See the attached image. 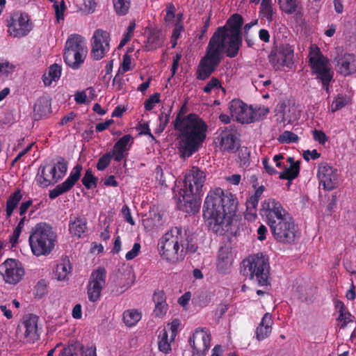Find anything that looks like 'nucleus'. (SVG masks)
Returning a JSON list of instances; mask_svg holds the SVG:
<instances>
[{
  "label": "nucleus",
  "instance_id": "obj_43",
  "mask_svg": "<svg viewBox=\"0 0 356 356\" xmlns=\"http://www.w3.org/2000/svg\"><path fill=\"white\" fill-rule=\"evenodd\" d=\"M134 67L135 63L132 62L131 56L128 54H125L122 57L118 74H124L129 71L133 70Z\"/></svg>",
  "mask_w": 356,
  "mask_h": 356
},
{
  "label": "nucleus",
  "instance_id": "obj_30",
  "mask_svg": "<svg viewBox=\"0 0 356 356\" xmlns=\"http://www.w3.org/2000/svg\"><path fill=\"white\" fill-rule=\"evenodd\" d=\"M72 270L71 264L67 259H61L56 264L54 270V277L58 281H66Z\"/></svg>",
  "mask_w": 356,
  "mask_h": 356
},
{
  "label": "nucleus",
  "instance_id": "obj_45",
  "mask_svg": "<svg viewBox=\"0 0 356 356\" xmlns=\"http://www.w3.org/2000/svg\"><path fill=\"white\" fill-rule=\"evenodd\" d=\"M82 350V346L76 342L65 348L60 356H77L78 353Z\"/></svg>",
  "mask_w": 356,
  "mask_h": 356
},
{
  "label": "nucleus",
  "instance_id": "obj_28",
  "mask_svg": "<svg viewBox=\"0 0 356 356\" xmlns=\"http://www.w3.org/2000/svg\"><path fill=\"white\" fill-rule=\"evenodd\" d=\"M153 302L154 303V315L157 317L165 316L168 309L165 293L163 291H155L153 294Z\"/></svg>",
  "mask_w": 356,
  "mask_h": 356
},
{
  "label": "nucleus",
  "instance_id": "obj_3",
  "mask_svg": "<svg viewBox=\"0 0 356 356\" xmlns=\"http://www.w3.org/2000/svg\"><path fill=\"white\" fill-rule=\"evenodd\" d=\"M174 128L177 131V149L184 159L197 152L207 138L208 127L195 114L179 113L174 122Z\"/></svg>",
  "mask_w": 356,
  "mask_h": 356
},
{
  "label": "nucleus",
  "instance_id": "obj_19",
  "mask_svg": "<svg viewBox=\"0 0 356 356\" xmlns=\"http://www.w3.org/2000/svg\"><path fill=\"white\" fill-rule=\"evenodd\" d=\"M229 110L232 118L241 123H251L252 106H248L240 99H233L229 102Z\"/></svg>",
  "mask_w": 356,
  "mask_h": 356
},
{
  "label": "nucleus",
  "instance_id": "obj_29",
  "mask_svg": "<svg viewBox=\"0 0 356 356\" xmlns=\"http://www.w3.org/2000/svg\"><path fill=\"white\" fill-rule=\"evenodd\" d=\"M218 140L222 151L232 152L236 147V137L231 131L225 130L222 131Z\"/></svg>",
  "mask_w": 356,
  "mask_h": 356
},
{
  "label": "nucleus",
  "instance_id": "obj_16",
  "mask_svg": "<svg viewBox=\"0 0 356 356\" xmlns=\"http://www.w3.org/2000/svg\"><path fill=\"white\" fill-rule=\"evenodd\" d=\"M260 214L265 219L268 225L290 214L282 204L274 198L265 200L260 209Z\"/></svg>",
  "mask_w": 356,
  "mask_h": 356
},
{
  "label": "nucleus",
  "instance_id": "obj_60",
  "mask_svg": "<svg viewBox=\"0 0 356 356\" xmlns=\"http://www.w3.org/2000/svg\"><path fill=\"white\" fill-rule=\"evenodd\" d=\"M122 213L124 216V218L127 222H129L131 225H134L135 224V222L131 216L130 209L127 205L122 207Z\"/></svg>",
  "mask_w": 356,
  "mask_h": 356
},
{
  "label": "nucleus",
  "instance_id": "obj_55",
  "mask_svg": "<svg viewBox=\"0 0 356 356\" xmlns=\"http://www.w3.org/2000/svg\"><path fill=\"white\" fill-rule=\"evenodd\" d=\"M312 135L314 139L319 143L321 145H324L328 140L327 136L326 134L320 130H314L312 131Z\"/></svg>",
  "mask_w": 356,
  "mask_h": 356
},
{
  "label": "nucleus",
  "instance_id": "obj_4",
  "mask_svg": "<svg viewBox=\"0 0 356 356\" xmlns=\"http://www.w3.org/2000/svg\"><path fill=\"white\" fill-rule=\"evenodd\" d=\"M206 179V174L193 166L185 174L184 186L176 195L177 207L188 214H195L200 209L197 196L201 193Z\"/></svg>",
  "mask_w": 356,
  "mask_h": 356
},
{
  "label": "nucleus",
  "instance_id": "obj_42",
  "mask_svg": "<svg viewBox=\"0 0 356 356\" xmlns=\"http://www.w3.org/2000/svg\"><path fill=\"white\" fill-rule=\"evenodd\" d=\"M136 29V23L134 21L130 22L127 30L123 33L120 42L118 47V49L122 48L134 35V32Z\"/></svg>",
  "mask_w": 356,
  "mask_h": 356
},
{
  "label": "nucleus",
  "instance_id": "obj_44",
  "mask_svg": "<svg viewBox=\"0 0 356 356\" xmlns=\"http://www.w3.org/2000/svg\"><path fill=\"white\" fill-rule=\"evenodd\" d=\"M97 179L94 176L92 170H87L82 178V183L83 186L87 189H91L97 186Z\"/></svg>",
  "mask_w": 356,
  "mask_h": 356
},
{
  "label": "nucleus",
  "instance_id": "obj_48",
  "mask_svg": "<svg viewBox=\"0 0 356 356\" xmlns=\"http://www.w3.org/2000/svg\"><path fill=\"white\" fill-rule=\"evenodd\" d=\"M16 65L8 60H0V76L13 74L16 70Z\"/></svg>",
  "mask_w": 356,
  "mask_h": 356
},
{
  "label": "nucleus",
  "instance_id": "obj_25",
  "mask_svg": "<svg viewBox=\"0 0 356 356\" xmlns=\"http://www.w3.org/2000/svg\"><path fill=\"white\" fill-rule=\"evenodd\" d=\"M62 74V66L57 63L51 65L42 76V81L45 86H51L56 84L60 79Z\"/></svg>",
  "mask_w": 356,
  "mask_h": 356
},
{
  "label": "nucleus",
  "instance_id": "obj_36",
  "mask_svg": "<svg viewBox=\"0 0 356 356\" xmlns=\"http://www.w3.org/2000/svg\"><path fill=\"white\" fill-rule=\"evenodd\" d=\"M141 312L138 309H127L123 313V321L127 326L133 327L141 319Z\"/></svg>",
  "mask_w": 356,
  "mask_h": 356
},
{
  "label": "nucleus",
  "instance_id": "obj_41",
  "mask_svg": "<svg viewBox=\"0 0 356 356\" xmlns=\"http://www.w3.org/2000/svg\"><path fill=\"white\" fill-rule=\"evenodd\" d=\"M113 6L115 11L118 15H125L129 9V0H113Z\"/></svg>",
  "mask_w": 356,
  "mask_h": 356
},
{
  "label": "nucleus",
  "instance_id": "obj_53",
  "mask_svg": "<svg viewBox=\"0 0 356 356\" xmlns=\"http://www.w3.org/2000/svg\"><path fill=\"white\" fill-rule=\"evenodd\" d=\"M49 110V104L47 101H38L34 106V111L42 116Z\"/></svg>",
  "mask_w": 356,
  "mask_h": 356
},
{
  "label": "nucleus",
  "instance_id": "obj_14",
  "mask_svg": "<svg viewBox=\"0 0 356 356\" xmlns=\"http://www.w3.org/2000/svg\"><path fill=\"white\" fill-rule=\"evenodd\" d=\"M211 336L208 330L196 329L188 340L192 356H205L211 347Z\"/></svg>",
  "mask_w": 356,
  "mask_h": 356
},
{
  "label": "nucleus",
  "instance_id": "obj_62",
  "mask_svg": "<svg viewBox=\"0 0 356 356\" xmlns=\"http://www.w3.org/2000/svg\"><path fill=\"white\" fill-rule=\"evenodd\" d=\"M321 154L317 152L316 149H313L312 151L307 150L303 153V157L306 161H309L311 159L315 160L319 158Z\"/></svg>",
  "mask_w": 356,
  "mask_h": 356
},
{
  "label": "nucleus",
  "instance_id": "obj_31",
  "mask_svg": "<svg viewBox=\"0 0 356 356\" xmlns=\"http://www.w3.org/2000/svg\"><path fill=\"white\" fill-rule=\"evenodd\" d=\"M23 197V193L20 189L15 190L7 198L6 203V216L9 218L13 214Z\"/></svg>",
  "mask_w": 356,
  "mask_h": 356
},
{
  "label": "nucleus",
  "instance_id": "obj_20",
  "mask_svg": "<svg viewBox=\"0 0 356 356\" xmlns=\"http://www.w3.org/2000/svg\"><path fill=\"white\" fill-rule=\"evenodd\" d=\"M82 166L75 165L71 170L69 177L62 184L57 185L53 190L49 191L50 199H55L59 195L69 191L79 179L81 174Z\"/></svg>",
  "mask_w": 356,
  "mask_h": 356
},
{
  "label": "nucleus",
  "instance_id": "obj_13",
  "mask_svg": "<svg viewBox=\"0 0 356 356\" xmlns=\"http://www.w3.org/2000/svg\"><path fill=\"white\" fill-rule=\"evenodd\" d=\"M0 275L6 284L15 285L22 280L25 270L19 261L7 259L0 265Z\"/></svg>",
  "mask_w": 356,
  "mask_h": 356
},
{
  "label": "nucleus",
  "instance_id": "obj_1",
  "mask_svg": "<svg viewBox=\"0 0 356 356\" xmlns=\"http://www.w3.org/2000/svg\"><path fill=\"white\" fill-rule=\"evenodd\" d=\"M243 19L235 14L227 22L224 26L218 28L211 38L205 56L201 59L197 72V78L204 80L219 65L221 56L225 52L230 58L235 57L242 43L241 27Z\"/></svg>",
  "mask_w": 356,
  "mask_h": 356
},
{
  "label": "nucleus",
  "instance_id": "obj_34",
  "mask_svg": "<svg viewBox=\"0 0 356 356\" xmlns=\"http://www.w3.org/2000/svg\"><path fill=\"white\" fill-rule=\"evenodd\" d=\"M351 100L352 98L350 95L339 94L334 98L329 109L332 113H335L346 106L349 105L351 103Z\"/></svg>",
  "mask_w": 356,
  "mask_h": 356
},
{
  "label": "nucleus",
  "instance_id": "obj_32",
  "mask_svg": "<svg viewBox=\"0 0 356 356\" xmlns=\"http://www.w3.org/2000/svg\"><path fill=\"white\" fill-rule=\"evenodd\" d=\"M175 339H172L171 334L167 329H163L158 336L159 350L165 354L170 353L172 350V343Z\"/></svg>",
  "mask_w": 356,
  "mask_h": 356
},
{
  "label": "nucleus",
  "instance_id": "obj_6",
  "mask_svg": "<svg viewBox=\"0 0 356 356\" xmlns=\"http://www.w3.org/2000/svg\"><path fill=\"white\" fill-rule=\"evenodd\" d=\"M57 241L56 233L46 222L36 224L31 230L29 245L31 253L37 257L47 256L51 253Z\"/></svg>",
  "mask_w": 356,
  "mask_h": 356
},
{
  "label": "nucleus",
  "instance_id": "obj_17",
  "mask_svg": "<svg viewBox=\"0 0 356 356\" xmlns=\"http://www.w3.org/2000/svg\"><path fill=\"white\" fill-rule=\"evenodd\" d=\"M110 33L102 29L95 31L91 40V56L96 60H101L110 50Z\"/></svg>",
  "mask_w": 356,
  "mask_h": 356
},
{
  "label": "nucleus",
  "instance_id": "obj_7",
  "mask_svg": "<svg viewBox=\"0 0 356 356\" xmlns=\"http://www.w3.org/2000/svg\"><path fill=\"white\" fill-rule=\"evenodd\" d=\"M308 58L312 74L322 83L323 88L328 91L329 83L333 77V71L329 59L322 54L320 48L316 44L309 47Z\"/></svg>",
  "mask_w": 356,
  "mask_h": 356
},
{
  "label": "nucleus",
  "instance_id": "obj_40",
  "mask_svg": "<svg viewBox=\"0 0 356 356\" xmlns=\"http://www.w3.org/2000/svg\"><path fill=\"white\" fill-rule=\"evenodd\" d=\"M337 309L339 310V316L338 317V320L339 321L343 322V325H346L347 323L352 321L351 314L348 312L346 309L344 304L341 301H337L335 305Z\"/></svg>",
  "mask_w": 356,
  "mask_h": 356
},
{
  "label": "nucleus",
  "instance_id": "obj_23",
  "mask_svg": "<svg viewBox=\"0 0 356 356\" xmlns=\"http://www.w3.org/2000/svg\"><path fill=\"white\" fill-rule=\"evenodd\" d=\"M133 143L134 138L129 134L124 136L115 143L111 154L116 161H120L125 157Z\"/></svg>",
  "mask_w": 356,
  "mask_h": 356
},
{
  "label": "nucleus",
  "instance_id": "obj_47",
  "mask_svg": "<svg viewBox=\"0 0 356 356\" xmlns=\"http://www.w3.org/2000/svg\"><path fill=\"white\" fill-rule=\"evenodd\" d=\"M269 112V109L266 106H258L256 108L252 107V122L254 121L259 120L264 116H266Z\"/></svg>",
  "mask_w": 356,
  "mask_h": 356
},
{
  "label": "nucleus",
  "instance_id": "obj_52",
  "mask_svg": "<svg viewBox=\"0 0 356 356\" xmlns=\"http://www.w3.org/2000/svg\"><path fill=\"white\" fill-rule=\"evenodd\" d=\"M113 155L111 152H108L103 155L98 161L97 168L98 170H104L110 163L111 158Z\"/></svg>",
  "mask_w": 356,
  "mask_h": 356
},
{
  "label": "nucleus",
  "instance_id": "obj_15",
  "mask_svg": "<svg viewBox=\"0 0 356 356\" xmlns=\"http://www.w3.org/2000/svg\"><path fill=\"white\" fill-rule=\"evenodd\" d=\"M106 279V272L104 268L99 267L91 273L87 285V295L90 302H96L100 300Z\"/></svg>",
  "mask_w": 356,
  "mask_h": 356
},
{
  "label": "nucleus",
  "instance_id": "obj_46",
  "mask_svg": "<svg viewBox=\"0 0 356 356\" xmlns=\"http://www.w3.org/2000/svg\"><path fill=\"white\" fill-rule=\"evenodd\" d=\"M298 139L299 138L297 134L289 131H284L277 138L278 141L281 143H296Z\"/></svg>",
  "mask_w": 356,
  "mask_h": 356
},
{
  "label": "nucleus",
  "instance_id": "obj_56",
  "mask_svg": "<svg viewBox=\"0 0 356 356\" xmlns=\"http://www.w3.org/2000/svg\"><path fill=\"white\" fill-rule=\"evenodd\" d=\"M140 248L141 246L140 243H134L132 247V249L127 252L125 255L126 259L129 261L136 257L140 251Z\"/></svg>",
  "mask_w": 356,
  "mask_h": 356
},
{
  "label": "nucleus",
  "instance_id": "obj_9",
  "mask_svg": "<svg viewBox=\"0 0 356 356\" xmlns=\"http://www.w3.org/2000/svg\"><path fill=\"white\" fill-rule=\"evenodd\" d=\"M67 170V163L62 158L40 165L35 178L37 185L46 188L62 179Z\"/></svg>",
  "mask_w": 356,
  "mask_h": 356
},
{
  "label": "nucleus",
  "instance_id": "obj_61",
  "mask_svg": "<svg viewBox=\"0 0 356 356\" xmlns=\"http://www.w3.org/2000/svg\"><path fill=\"white\" fill-rule=\"evenodd\" d=\"M169 121V116L167 114H161L159 116V127L157 129L158 133H161L164 129L165 128V126L168 123Z\"/></svg>",
  "mask_w": 356,
  "mask_h": 356
},
{
  "label": "nucleus",
  "instance_id": "obj_58",
  "mask_svg": "<svg viewBox=\"0 0 356 356\" xmlns=\"http://www.w3.org/2000/svg\"><path fill=\"white\" fill-rule=\"evenodd\" d=\"M182 26L179 24H176L172 35V47H175L177 44V40L179 39L182 31Z\"/></svg>",
  "mask_w": 356,
  "mask_h": 356
},
{
  "label": "nucleus",
  "instance_id": "obj_64",
  "mask_svg": "<svg viewBox=\"0 0 356 356\" xmlns=\"http://www.w3.org/2000/svg\"><path fill=\"white\" fill-rule=\"evenodd\" d=\"M22 233V231L15 228L12 234L10 236V243H11L12 247L15 246V245L18 243V240L19 236Z\"/></svg>",
  "mask_w": 356,
  "mask_h": 356
},
{
  "label": "nucleus",
  "instance_id": "obj_26",
  "mask_svg": "<svg viewBox=\"0 0 356 356\" xmlns=\"http://www.w3.org/2000/svg\"><path fill=\"white\" fill-rule=\"evenodd\" d=\"M87 229L86 220L83 217L72 218L69 222V232L72 237L81 238Z\"/></svg>",
  "mask_w": 356,
  "mask_h": 356
},
{
  "label": "nucleus",
  "instance_id": "obj_22",
  "mask_svg": "<svg viewBox=\"0 0 356 356\" xmlns=\"http://www.w3.org/2000/svg\"><path fill=\"white\" fill-rule=\"evenodd\" d=\"M336 67L338 72L344 76L356 73V56L353 54L345 53L339 55L336 58Z\"/></svg>",
  "mask_w": 356,
  "mask_h": 356
},
{
  "label": "nucleus",
  "instance_id": "obj_51",
  "mask_svg": "<svg viewBox=\"0 0 356 356\" xmlns=\"http://www.w3.org/2000/svg\"><path fill=\"white\" fill-rule=\"evenodd\" d=\"M160 102V95L155 93L151 95L145 102L144 106L146 111H151L154 108L157 104Z\"/></svg>",
  "mask_w": 356,
  "mask_h": 356
},
{
  "label": "nucleus",
  "instance_id": "obj_35",
  "mask_svg": "<svg viewBox=\"0 0 356 356\" xmlns=\"http://www.w3.org/2000/svg\"><path fill=\"white\" fill-rule=\"evenodd\" d=\"M259 17L266 19L268 23L273 22L275 15L272 0H261L259 8Z\"/></svg>",
  "mask_w": 356,
  "mask_h": 356
},
{
  "label": "nucleus",
  "instance_id": "obj_54",
  "mask_svg": "<svg viewBox=\"0 0 356 356\" xmlns=\"http://www.w3.org/2000/svg\"><path fill=\"white\" fill-rule=\"evenodd\" d=\"M180 325L181 323L179 319H174L171 323H168L164 329H167V330L171 334L172 339L175 338L178 333Z\"/></svg>",
  "mask_w": 356,
  "mask_h": 356
},
{
  "label": "nucleus",
  "instance_id": "obj_8",
  "mask_svg": "<svg viewBox=\"0 0 356 356\" xmlns=\"http://www.w3.org/2000/svg\"><path fill=\"white\" fill-rule=\"evenodd\" d=\"M88 49L84 38L79 34L70 35L65 44L63 59L73 70L79 69L84 63Z\"/></svg>",
  "mask_w": 356,
  "mask_h": 356
},
{
  "label": "nucleus",
  "instance_id": "obj_27",
  "mask_svg": "<svg viewBox=\"0 0 356 356\" xmlns=\"http://www.w3.org/2000/svg\"><path fill=\"white\" fill-rule=\"evenodd\" d=\"M234 255L229 248H222L219 250L217 268L220 272H225L232 265Z\"/></svg>",
  "mask_w": 356,
  "mask_h": 356
},
{
  "label": "nucleus",
  "instance_id": "obj_49",
  "mask_svg": "<svg viewBox=\"0 0 356 356\" xmlns=\"http://www.w3.org/2000/svg\"><path fill=\"white\" fill-rule=\"evenodd\" d=\"M53 2L56 20L58 22H60V20L64 19V13L66 8L65 3L64 0H62L59 3L55 0Z\"/></svg>",
  "mask_w": 356,
  "mask_h": 356
},
{
  "label": "nucleus",
  "instance_id": "obj_21",
  "mask_svg": "<svg viewBox=\"0 0 356 356\" xmlns=\"http://www.w3.org/2000/svg\"><path fill=\"white\" fill-rule=\"evenodd\" d=\"M38 318L33 314L26 315L19 326L23 332L24 339L28 342H34L38 339Z\"/></svg>",
  "mask_w": 356,
  "mask_h": 356
},
{
  "label": "nucleus",
  "instance_id": "obj_12",
  "mask_svg": "<svg viewBox=\"0 0 356 356\" xmlns=\"http://www.w3.org/2000/svg\"><path fill=\"white\" fill-rule=\"evenodd\" d=\"M274 238L282 243H293L297 236V228L290 214L268 225Z\"/></svg>",
  "mask_w": 356,
  "mask_h": 356
},
{
  "label": "nucleus",
  "instance_id": "obj_33",
  "mask_svg": "<svg viewBox=\"0 0 356 356\" xmlns=\"http://www.w3.org/2000/svg\"><path fill=\"white\" fill-rule=\"evenodd\" d=\"M279 57L282 60V65L290 67L293 63L294 49L289 44H283L279 51Z\"/></svg>",
  "mask_w": 356,
  "mask_h": 356
},
{
  "label": "nucleus",
  "instance_id": "obj_63",
  "mask_svg": "<svg viewBox=\"0 0 356 356\" xmlns=\"http://www.w3.org/2000/svg\"><path fill=\"white\" fill-rule=\"evenodd\" d=\"M191 298L190 292H186L178 299V303L183 307H186Z\"/></svg>",
  "mask_w": 356,
  "mask_h": 356
},
{
  "label": "nucleus",
  "instance_id": "obj_24",
  "mask_svg": "<svg viewBox=\"0 0 356 356\" xmlns=\"http://www.w3.org/2000/svg\"><path fill=\"white\" fill-rule=\"evenodd\" d=\"M273 325L272 315L270 313H266L256 329V339L261 341L268 338L271 334Z\"/></svg>",
  "mask_w": 356,
  "mask_h": 356
},
{
  "label": "nucleus",
  "instance_id": "obj_39",
  "mask_svg": "<svg viewBox=\"0 0 356 356\" xmlns=\"http://www.w3.org/2000/svg\"><path fill=\"white\" fill-rule=\"evenodd\" d=\"M222 90L223 94H225V89L222 87L220 81L217 79L213 77L203 88V91L206 93H211V92H217Z\"/></svg>",
  "mask_w": 356,
  "mask_h": 356
},
{
  "label": "nucleus",
  "instance_id": "obj_50",
  "mask_svg": "<svg viewBox=\"0 0 356 356\" xmlns=\"http://www.w3.org/2000/svg\"><path fill=\"white\" fill-rule=\"evenodd\" d=\"M83 5L79 7V10L86 14H92L95 12L97 3L95 0H82Z\"/></svg>",
  "mask_w": 356,
  "mask_h": 356
},
{
  "label": "nucleus",
  "instance_id": "obj_11",
  "mask_svg": "<svg viewBox=\"0 0 356 356\" xmlns=\"http://www.w3.org/2000/svg\"><path fill=\"white\" fill-rule=\"evenodd\" d=\"M7 33L14 38H22L33 30V24L30 16L24 12L15 11L6 20Z\"/></svg>",
  "mask_w": 356,
  "mask_h": 356
},
{
  "label": "nucleus",
  "instance_id": "obj_10",
  "mask_svg": "<svg viewBox=\"0 0 356 356\" xmlns=\"http://www.w3.org/2000/svg\"><path fill=\"white\" fill-rule=\"evenodd\" d=\"M243 265L259 286L270 284V265L268 258L264 254L258 252L250 255L243 261Z\"/></svg>",
  "mask_w": 356,
  "mask_h": 356
},
{
  "label": "nucleus",
  "instance_id": "obj_59",
  "mask_svg": "<svg viewBox=\"0 0 356 356\" xmlns=\"http://www.w3.org/2000/svg\"><path fill=\"white\" fill-rule=\"evenodd\" d=\"M268 234L267 227L264 225H260L257 230V238L259 241H263L266 238Z\"/></svg>",
  "mask_w": 356,
  "mask_h": 356
},
{
  "label": "nucleus",
  "instance_id": "obj_37",
  "mask_svg": "<svg viewBox=\"0 0 356 356\" xmlns=\"http://www.w3.org/2000/svg\"><path fill=\"white\" fill-rule=\"evenodd\" d=\"M300 172V163H294L289 168H285L284 170L280 173L279 177L281 179L292 180L295 179Z\"/></svg>",
  "mask_w": 356,
  "mask_h": 356
},
{
  "label": "nucleus",
  "instance_id": "obj_57",
  "mask_svg": "<svg viewBox=\"0 0 356 356\" xmlns=\"http://www.w3.org/2000/svg\"><path fill=\"white\" fill-rule=\"evenodd\" d=\"M33 204V200H25V201H23L19 207V209H18V213L19 214L20 216H23L24 215H25L26 213V212L28 211V210L30 209V207L32 206Z\"/></svg>",
  "mask_w": 356,
  "mask_h": 356
},
{
  "label": "nucleus",
  "instance_id": "obj_5",
  "mask_svg": "<svg viewBox=\"0 0 356 356\" xmlns=\"http://www.w3.org/2000/svg\"><path fill=\"white\" fill-rule=\"evenodd\" d=\"M187 243L186 232L181 227H172L159 239V254L167 263L176 264L184 259L187 252Z\"/></svg>",
  "mask_w": 356,
  "mask_h": 356
},
{
  "label": "nucleus",
  "instance_id": "obj_38",
  "mask_svg": "<svg viewBox=\"0 0 356 356\" xmlns=\"http://www.w3.org/2000/svg\"><path fill=\"white\" fill-rule=\"evenodd\" d=\"M280 10L289 15L296 12L298 6L297 0H278Z\"/></svg>",
  "mask_w": 356,
  "mask_h": 356
},
{
  "label": "nucleus",
  "instance_id": "obj_18",
  "mask_svg": "<svg viewBox=\"0 0 356 356\" xmlns=\"http://www.w3.org/2000/svg\"><path fill=\"white\" fill-rule=\"evenodd\" d=\"M317 177L320 184L326 190H333L339 185V178L337 170L327 163H323L318 165Z\"/></svg>",
  "mask_w": 356,
  "mask_h": 356
},
{
  "label": "nucleus",
  "instance_id": "obj_2",
  "mask_svg": "<svg viewBox=\"0 0 356 356\" xmlns=\"http://www.w3.org/2000/svg\"><path fill=\"white\" fill-rule=\"evenodd\" d=\"M238 200L235 195L221 188L210 190L203 205V218L213 232L222 235L229 231L236 216Z\"/></svg>",
  "mask_w": 356,
  "mask_h": 356
}]
</instances>
